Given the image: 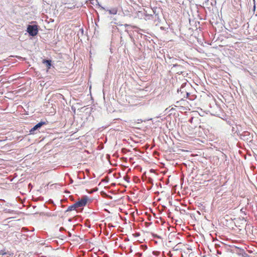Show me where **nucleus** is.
Segmentation results:
<instances>
[{"mask_svg":"<svg viewBox=\"0 0 257 257\" xmlns=\"http://www.w3.org/2000/svg\"><path fill=\"white\" fill-rule=\"evenodd\" d=\"M124 180H125L126 182H130V181H129V180H130V178H129L127 176H125V177H124Z\"/></svg>","mask_w":257,"mask_h":257,"instance_id":"11","label":"nucleus"},{"mask_svg":"<svg viewBox=\"0 0 257 257\" xmlns=\"http://www.w3.org/2000/svg\"><path fill=\"white\" fill-rule=\"evenodd\" d=\"M107 11L110 14L116 15L117 12V9L116 8H113L110 10H108Z\"/></svg>","mask_w":257,"mask_h":257,"instance_id":"7","label":"nucleus"},{"mask_svg":"<svg viewBox=\"0 0 257 257\" xmlns=\"http://www.w3.org/2000/svg\"><path fill=\"white\" fill-rule=\"evenodd\" d=\"M76 208H77V207H76V206L75 205V203H74L73 205L69 206L68 207L66 211H71L72 210H74L76 209Z\"/></svg>","mask_w":257,"mask_h":257,"instance_id":"9","label":"nucleus"},{"mask_svg":"<svg viewBox=\"0 0 257 257\" xmlns=\"http://www.w3.org/2000/svg\"><path fill=\"white\" fill-rule=\"evenodd\" d=\"M6 254V252H5L4 250H1L0 251V254L4 255V254Z\"/></svg>","mask_w":257,"mask_h":257,"instance_id":"12","label":"nucleus"},{"mask_svg":"<svg viewBox=\"0 0 257 257\" xmlns=\"http://www.w3.org/2000/svg\"><path fill=\"white\" fill-rule=\"evenodd\" d=\"M27 31L30 36H35L38 32V27L37 25H28Z\"/></svg>","mask_w":257,"mask_h":257,"instance_id":"1","label":"nucleus"},{"mask_svg":"<svg viewBox=\"0 0 257 257\" xmlns=\"http://www.w3.org/2000/svg\"><path fill=\"white\" fill-rule=\"evenodd\" d=\"M137 255H138L139 257H140L141 256H142V253H137L136 254Z\"/></svg>","mask_w":257,"mask_h":257,"instance_id":"13","label":"nucleus"},{"mask_svg":"<svg viewBox=\"0 0 257 257\" xmlns=\"http://www.w3.org/2000/svg\"><path fill=\"white\" fill-rule=\"evenodd\" d=\"M124 26H125V27H127L129 26V25L125 24Z\"/></svg>","mask_w":257,"mask_h":257,"instance_id":"15","label":"nucleus"},{"mask_svg":"<svg viewBox=\"0 0 257 257\" xmlns=\"http://www.w3.org/2000/svg\"><path fill=\"white\" fill-rule=\"evenodd\" d=\"M169 59L170 60L169 62L170 63H174L173 64V67H172V69L175 67L182 68V66L180 65H178L176 63V61L177 60L176 58H172L171 57H169Z\"/></svg>","mask_w":257,"mask_h":257,"instance_id":"5","label":"nucleus"},{"mask_svg":"<svg viewBox=\"0 0 257 257\" xmlns=\"http://www.w3.org/2000/svg\"><path fill=\"white\" fill-rule=\"evenodd\" d=\"M87 200V198L85 196L83 197L80 200L76 202L75 203V205L76 206L77 208L84 206L86 205Z\"/></svg>","mask_w":257,"mask_h":257,"instance_id":"2","label":"nucleus"},{"mask_svg":"<svg viewBox=\"0 0 257 257\" xmlns=\"http://www.w3.org/2000/svg\"><path fill=\"white\" fill-rule=\"evenodd\" d=\"M45 124H46V122L40 121V122L36 124L32 128H31L30 132L31 133V134H33L35 131L40 128L42 126Z\"/></svg>","mask_w":257,"mask_h":257,"instance_id":"3","label":"nucleus"},{"mask_svg":"<svg viewBox=\"0 0 257 257\" xmlns=\"http://www.w3.org/2000/svg\"><path fill=\"white\" fill-rule=\"evenodd\" d=\"M242 252L241 253V254L242 256L243 257H248L249 255L247 253H246L243 250H242Z\"/></svg>","mask_w":257,"mask_h":257,"instance_id":"10","label":"nucleus"},{"mask_svg":"<svg viewBox=\"0 0 257 257\" xmlns=\"http://www.w3.org/2000/svg\"><path fill=\"white\" fill-rule=\"evenodd\" d=\"M184 84H183L181 86V87H180V89H178V92H179V91L182 93H185L184 95H183V96L184 97H185V95L186 96V97H188V96L189 95V93L185 89V87H184Z\"/></svg>","mask_w":257,"mask_h":257,"instance_id":"4","label":"nucleus"},{"mask_svg":"<svg viewBox=\"0 0 257 257\" xmlns=\"http://www.w3.org/2000/svg\"><path fill=\"white\" fill-rule=\"evenodd\" d=\"M43 63L45 64L48 68V69H50L51 66V60H44L43 61Z\"/></svg>","mask_w":257,"mask_h":257,"instance_id":"8","label":"nucleus"},{"mask_svg":"<svg viewBox=\"0 0 257 257\" xmlns=\"http://www.w3.org/2000/svg\"><path fill=\"white\" fill-rule=\"evenodd\" d=\"M180 68H177V70H178V71L177 73H179V72H182L181 71H180Z\"/></svg>","mask_w":257,"mask_h":257,"instance_id":"14","label":"nucleus"},{"mask_svg":"<svg viewBox=\"0 0 257 257\" xmlns=\"http://www.w3.org/2000/svg\"><path fill=\"white\" fill-rule=\"evenodd\" d=\"M72 2L71 5H70V4H66V5H68L67 6H66L65 8H67L68 9H73L75 8L76 6V3L74 0H70Z\"/></svg>","mask_w":257,"mask_h":257,"instance_id":"6","label":"nucleus"}]
</instances>
